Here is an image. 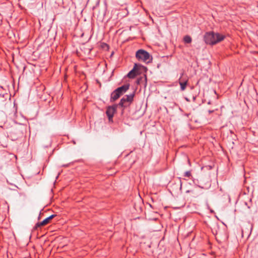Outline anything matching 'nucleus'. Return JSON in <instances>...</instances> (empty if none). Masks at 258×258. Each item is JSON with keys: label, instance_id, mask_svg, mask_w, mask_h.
Returning a JSON list of instances; mask_svg holds the SVG:
<instances>
[{"label": "nucleus", "instance_id": "8", "mask_svg": "<svg viewBox=\"0 0 258 258\" xmlns=\"http://www.w3.org/2000/svg\"><path fill=\"white\" fill-rule=\"evenodd\" d=\"M138 66L137 63H135L133 69L128 73L127 76L130 79H134L137 76H138V73H137V68Z\"/></svg>", "mask_w": 258, "mask_h": 258}, {"label": "nucleus", "instance_id": "16", "mask_svg": "<svg viewBox=\"0 0 258 258\" xmlns=\"http://www.w3.org/2000/svg\"><path fill=\"white\" fill-rule=\"evenodd\" d=\"M91 50V48H88V52H89V53L90 52Z\"/></svg>", "mask_w": 258, "mask_h": 258}, {"label": "nucleus", "instance_id": "6", "mask_svg": "<svg viewBox=\"0 0 258 258\" xmlns=\"http://www.w3.org/2000/svg\"><path fill=\"white\" fill-rule=\"evenodd\" d=\"M183 74H182L178 80L181 91L185 90L188 83V79L186 78H183Z\"/></svg>", "mask_w": 258, "mask_h": 258}, {"label": "nucleus", "instance_id": "4", "mask_svg": "<svg viewBox=\"0 0 258 258\" xmlns=\"http://www.w3.org/2000/svg\"><path fill=\"white\" fill-rule=\"evenodd\" d=\"M117 108V104H115L112 106H109L107 107L106 114L108 118L109 122H113V117L116 111Z\"/></svg>", "mask_w": 258, "mask_h": 258}, {"label": "nucleus", "instance_id": "14", "mask_svg": "<svg viewBox=\"0 0 258 258\" xmlns=\"http://www.w3.org/2000/svg\"><path fill=\"white\" fill-rule=\"evenodd\" d=\"M208 112H209V113H213L214 112V110H209L208 111Z\"/></svg>", "mask_w": 258, "mask_h": 258}, {"label": "nucleus", "instance_id": "5", "mask_svg": "<svg viewBox=\"0 0 258 258\" xmlns=\"http://www.w3.org/2000/svg\"><path fill=\"white\" fill-rule=\"evenodd\" d=\"M56 216V215H51L48 217L46 218L44 220H43L42 222H38L36 224L35 227H34V230H37L38 228L40 227L41 226H44L47 224H48L50 220H51L53 218Z\"/></svg>", "mask_w": 258, "mask_h": 258}, {"label": "nucleus", "instance_id": "1", "mask_svg": "<svg viewBox=\"0 0 258 258\" xmlns=\"http://www.w3.org/2000/svg\"><path fill=\"white\" fill-rule=\"evenodd\" d=\"M225 36L218 33H215L213 31L206 32L204 36L205 42L209 45H215L224 39Z\"/></svg>", "mask_w": 258, "mask_h": 258}, {"label": "nucleus", "instance_id": "13", "mask_svg": "<svg viewBox=\"0 0 258 258\" xmlns=\"http://www.w3.org/2000/svg\"><path fill=\"white\" fill-rule=\"evenodd\" d=\"M184 176L189 178L191 176V172L190 171H186L184 173Z\"/></svg>", "mask_w": 258, "mask_h": 258}, {"label": "nucleus", "instance_id": "9", "mask_svg": "<svg viewBox=\"0 0 258 258\" xmlns=\"http://www.w3.org/2000/svg\"><path fill=\"white\" fill-rule=\"evenodd\" d=\"M120 97V95L116 92V90H114L111 94L110 101L114 102L118 99Z\"/></svg>", "mask_w": 258, "mask_h": 258}, {"label": "nucleus", "instance_id": "11", "mask_svg": "<svg viewBox=\"0 0 258 258\" xmlns=\"http://www.w3.org/2000/svg\"><path fill=\"white\" fill-rule=\"evenodd\" d=\"M186 193H191L190 197L192 198H196L198 196V192L195 189H191L190 190H187L185 191Z\"/></svg>", "mask_w": 258, "mask_h": 258}, {"label": "nucleus", "instance_id": "15", "mask_svg": "<svg viewBox=\"0 0 258 258\" xmlns=\"http://www.w3.org/2000/svg\"><path fill=\"white\" fill-rule=\"evenodd\" d=\"M104 45L105 46H106V47H108V45L107 44H106V43H104Z\"/></svg>", "mask_w": 258, "mask_h": 258}, {"label": "nucleus", "instance_id": "7", "mask_svg": "<svg viewBox=\"0 0 258 258\" xmlns=\"http://www.w3.org/2000/svg\"><path fill=\"white\" fill-rule=\"evenodd\" d=\"M129 87L130 84H126L117 88L115 90L116 92H117L121 96L126 92V91L129 89Z\"/></svg>", "mask_w": 258, "mask_h": 258}, {"label": "nucleus", "instance_id": "3", "mask_svg": "<svg viewBox=\"0 0 258 258\" xmlns=\"http://www.w3.org/2000/svg\"><path fill=\"white\" fill-rule=\"evenodd\" d=\"M136 57L139 61L147 63L151 62L153 59L152 56L148 51L142 49H139L136 52Z\"/></svg>", "mask_w": 258, "mask_h": 258}, {"label": "nucleus", "instance_id": "12", "mask_svg": "<svg viewBox=\"0 0 258 258\" xmlns=\"http://www.w3.org/2000/svg\"><path fill=\"white\" fill-rule=\"evenodd\" d=\"M191 37L189 35H185L183 37V41L185 43H190L191 42Z\"/></svg>", "mask_w": 258, "mask_h": 258}, {"label": "nucleus", "instance_id": "2", "mask_svg": "<svg viewBox=\"0 0 258 258\" xmlns=\"http://www.w3.org/2000/svg\"><path fill=\"white\" fill-rule=\"evenodd\" d=\"M135 96V93H133L130 95H125L122 97L119 102L117 104V107L121 108V114L123 115L125 108L129 107L132 103Z\"/></svg>", "mask_w": 258, "mask_h": 258}, {"label": "nucleus", "instance_id": "10", "mask_svg": "<svg viewBox=\"0 0 258 258\" xmlns=\"http://www.w3.org/2000/svg\"><path fill=\"white\" fill-rule=\"evenodd\" d=\"M137 66L138 67L137 68V73H138V75L141 74L143 71L147 69L146 67L143 66L142 64L137 63Z\"/></svg>", "mask_w": 258, "mask_h": 258}]
</instances>
